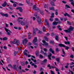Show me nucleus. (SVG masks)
Segmentation results:
<instances>
[{"label":"nucleus","instance_id":"48","mask_svg":"<svg viewBox=\"0 0 74 74\" xmlns=\"http://www.w3.org/2000/svg\"><path fill=\"white\" fill-rule=\"evenodd\" d=\"M68 13H65V14H64V15L65 16H67V15Z\"/></svg>","mask_w":74,"mask_h":74},{"label":"nucleus","instance_id":"40","mask_svg":"<svg viewBox=\"0 0 74 74\" xmlns=\"http://www.w3.org/2000/svg\"><path fill=\"white\" fill-rule=\"evenodd\" d=\"M65 7H66V8H70V7L69 5H65Z\"/></svg>","mask_w":74,"mask_h":74},{"label":"nucleus","instance_id":"38","mask_svg":"<svg viewBox=\"0 0 74 74\" xmlns=\"http://www.w3.org/2000/svg\"><path fill=\"white\" fill-rule=\"evenodd\" d=\"M39 53V51H37V52L36 53V55L37 56H38Z\"/></svg>","mask_w":74,"mask_h":74},{"label":"nucleus","instance_id":"33","mask_svg":"<svg viewBox=\"0 0 74 74\" xmlns=\"http://www.w3.org/2000/svg\"><path fill=\"white\" fill-rule=\"evenodd\" d=\"M31 60L32 61H34V62H35V63H36V62H37V61H36V60H34L33 59V58H31Z\"/></svg>","mask_w":74,"mask_h":74},{"label":"nucleus","instance_id":"27","mask_svg":"<svg viewBox=\"0 0 74 74\" xmlns=\"http://www.w3.org/2000/svg\"><path fill=\"white\" fill-rule=\"evenodd\" d=\"M16 39H15L14 40V41H13V44L16 43Z\"/></svg>","mask_w":74,"mask_h":74},{"label":"nucleus","instance_id":"3","mask_svg":"<svg viewBox=\"0 0 74 74\" xmlns=\"http://www.w3.org/2000/svg\"><path fill=\"white\" fill-rule=\"evenodd\" d=\"M74 30V28L72 27H70L67 30H64V32H66V33H70L71 31H73Z\"/></svg>","mask_w":74,"mask_h":74},{"label":"nucleus","instance_id":"20","mask_svg":"<svg viewBox=\"0 0 74 74\" xmlns=\"http://www.w3.org/2000/svg\"><path fill=\"white\" fill-rule=\"evenodd\" d=\"M51 56H52V54L51 53H50V55L48 56V58L50 60H51Z\"/></svg>","mask_w":74,"mask_h":74},{"label":"nucleus","instance_id":"13","mask_svg":"<svg viewBox=\"0 0 74 74\" xmlns=\"http://www.w3.org/2000/svg\"><path fill=\"white\" fill-rule=\"evenodd\" d=\"M45 23L47 25L48 27H49V23H48V21H47V19H45Z\"/></svg>","mask_w":74,"mask_h":74},{"label":"nucleus","instance_id":"61","mask_svg":"<svg viewBox=\"0 0 74 74\" xmlns=\"http://www.w3.org/2000/svg\"><path fill=\"white\" fill-rule=\"evenodd\" d=\"M70 57L71 58H73L74 56H73V55H71L70 56Z\"/></svg>","mask_w":74,"mask_h":74},{"label":"nucleus","instance_id":"8","mask_svg":"<svg viewBox=\"0 0 74 74\" xmlns=\"http://www.w3.org/2000/svg\"><path fill=\"white\" fill-rule=\"evenodd\" d=\"M0 14L3 16H5L6 18H8L9 17V15L7 14H4L2 13H0Z\"/></svg>","mask_w":74,"mask_h":74},{"label":"nucleus","instance_id":"32","mask_svg":"<svg viewBox=\"0 0 74 74\" xmlns=\"http://www.w3.org/2000/svg\"><path fill=\"white\" fill-rule=\"evenodd\" d=\"M17 5L15 3H14L13 5V6L14 7H16Z\"/></svg>","mask_w":74,"mask_h":74},{"label":"nucleus","instance_id":"52","mask_svg":"<svg viewBox=\"0 0 74 74\" xmlns=\"http://www.w3.org/2000/svg\"><path fill=\"white\" fill-rule=\"evenodd\" d=\"M55 21H59V19L58 18H55Z\"/></svg>","mask_w":74,"mask_h":74},{"label":"nucleus","instance_id":"64","mask_svg":"<svg viewBox=\"0 0 74 74\" xmlns=\"http://www.w3.org/2000/svg\"><path fill=\"white\" fill-rule=\"evenodd\" d=\"M46 36H48L49 35V33H47L46 34Z\"/></svg>","mask_w":74,"mask_h":74},{"label":"nucleus","instance_id":"25","mask_svg":"<svg viewBox=\"0 0 74 74\" xmlns=\"http://www.w3.org/2000/svg\"><path fill=\"white\" fill-rule=\"evenodd\" d=\"M43 62L44 63H47V60L46 59H45L43 61Z\"/></svg>","mask_w":74,"mask_h":74},{"label":"nucleus","instance_id":"55","mask_svg":"<svg viewBox=\"0 0 74 74\" xmlns=\"http://www.w3.org/2000/svg\"><path fill=\"white\" fill-rule=\"evenodd\" d=\"M43 51H45V52H47V49L45 48L44 49Z\"/></svg>","mask_w":74,"mask_h":74},{"label":"nucleus","instance_id":"5","mask_svg":"<svg viewBox=\"0 0 74 74\" xmlns=\"http://www.w3.org/2000/svg\"><path fill=\"white\" fill-rule=\"evenodd\" d=\"M42 42L43 43V45L44 46V47H48V43L46 42L45 40H43Z\"/></svg>","mask_w":74,"mask_h":74},{"label":"nucleus","instance_id":"28","mask_svg":"<svg viewBox=\"0 0 74 74\" xmlns=\"http://www.w3.org/2000/svg\"><path fill=\"white\" fill-rule=\"evenodd\" d=\"M28 39H31V36H30V34L29 33L28 34Z\"/></svg>","mask_w":74,"mask_h":74},{"label":"nucleus","instance_id":"50","mask_svg":"<svg viewBox=\"0 0 74 74\" xmlns=\"http://www.w3.org/2000/svg\"><path fill=\"white\" fill-rule=\"evenodd\" d=\"M50 72L51 73V74H54V72L52 71H51Z\"/></svg>","mask_w":74,"mask_h":74},{"label":"nucleus","instance_id":"62","mask_svg":"<svg viewBox=\"0 0 74 74\" xmlns=\"http://www.w3.org/2000/svg\"><path fill=\"white\" fill-rule=\"evenodd\" d=\"M21 64L22 66H23L24 65V63H25V62H21Z\"/></svg>","mask_w":74,"mask_h":74},{"label":"nucleus","instance_id":"37","mask_svg":"<svg viewBox=\"0 0 74 74\" xmlns=\"http://www.w3.org/2000/svg\"><path fill=\"white\" fill-rule=\"evenodd\" d=\"M50 43L51 44H53L54 43V42L53 41H51L50 42Z\"/></svg>","mask_w":74,"mask_h":74},{"label":"nucleus","instance_id":"42","mask_svg":"<svg viewBox=\"0 0 74 74\" xmlns=\"http://www.w3.org/2000/svg\"><path fill=\"white\" fill-rule=\"evenodd\" d=\"M7 40V38L5 37L3 38V40Z\"/></svg>","mask_w":74,"mask_h":74},{"label":"nucleus","instance_id":"51","mask_svg":"<svg viewBox=\"0 0 74 74\" xmlns=\"http://www.w3.org/2000/svg\"><path fill=\"white\" fill-rule=\"evenodd\" d=\"M71 4L72 5H73V7H74V3L73 2H71Z\"/></svg>","mask_w":74,"mask_h":74},{"label":"nucleus","instance_id":"44","mask_svg":"<svg viewBox=\"0 0 74 74\" xmlns=\"http://www.w3.org/2000/svg\"><path fill=\"white\" fill-rule=\"evenodd\" d=\"M67 24H68V25H71V23H70V22H69V21H67Z\"/></svg>","mask_w":74,"mask_h":74},{"label":"nucleus","instance_id":"23","mask_svg":"<svg viewBox=\"0 0 74 74\" xmlns=\"http://www.w3.org/2000/svg\"><path fill=\"white\" fill-rule=\"evenodd\" d=\"M43 55H44L45 57H47V52H45V53H44Z\"/></svg>","mask_w":74,"mask_h":74},{"label":"nucleus","instance_id":"21","mask_svg":"<svg viewBox=\"0 0 74 74\" xmlns=\"http://www.w3.org/2000/svg\"><path fill=\"white\" fill-rule=\"evenodd\" d=\"M55 38L56 41H58V40H59V36H56Z\"/></svg>","mask_w":74,"mask_h":74},{"label":"nucleus","instance_id":"16","mask_svg":"<svg viewBox=\"0 0 74 74\" xmlns=\"http://www.w3.org/2000/svg\"><path fill=\"white\" fill-rule=\"evenodd\" d=\"M33 9H34V10H35V11H36L37 10H38V8H36V5H34L33 7Z\"/></svg>","mask_w":74,"mask_h":74},{"label":"nucleus","instance_id":"43","mask_svg":"<svg viewBox=\"0 0 74 74\" xmlns=\"http://www.w3.org/2000/svg\"><path fill=\"white\" fill-rule=\"evenodd\" d=\"M62 2L63 4H66L67 3V2L64 1H62Z\"/></svg>","mask_w":74,"mask_h":74},{"label":"nucleus","instance_id":"18","mask_svg":"<svg viewBox=\"0 0 74 74\" xmlns=\"http://www.w3.org/2000/svg\"><path fill=\"white\" fill-rule=\"evenodd\" d=\"M6 5H7V2H5L3 3L2 4V6H3V7H5V6Z\"/></svg>","mask_w":74,"mask_h":74},{"label":"nucleus","instance_id":"4","mask_svg":"<svg viewBox=\"0 0 74 74\" xmlns=\"http://www.w3.org/2000/svg\"><path fill=\"white\" fill-rule=\"evenodd\" d=\"M5 30L7 32V34L8 36H10V33H11V32L8 29L5 27Z\"/></svg>","mask_w":74,"mask_h":74},{"label":"nucleus","instance_id":"46","mask_svg":"<svg viewBox=\"0 0 74 74\" xmlns=\"http://www.w3.org/2000/svg\"><path fill=\"white\" fill-rule=\"evenodd\" d=\"M49 20L51 22H52V21H53V18L51 17V18L49 19Z\"/></svg>","mask_w":74,"mask_h":74},{"label":"nucleus","instance_id":"41","mask_svg":"<svg viewBox=\"0 0 74 74\" xmlns=\"http://www.w3.org/2000/svg\"><path fill=\"white\" fill-rule=\"evenodd\" d=\"M10 1V2H11V3H15L16 4H17V3L16 2H14V1H12V0H11Z\"/></svg>","mask_w":74,"mask_h":74},{"label":"nucleus","instance_id":"30","mask_svg":"<svg viewBox=\"0 0 74 74\" xmlns=\"http://www.w3.org/2000/svg\"><path fill=\"white\" fill-rule=\"evenodd\" d=\"M59 29V30H62V29L60 28V26L58 25L57 27Z\"/></svg>","mask_w":74,"mask_h":74},{"label":"nucleus","instance_id":"19","mask_svg":"<svg viewBox=\"0 0 74 74\" xmlns=\"http://www.w3.org/2000/svg\"><path fill=\"white\" fill-rule=\"evenodd\" d=\"M47 66L49 67V69H52L53 68H55V67H54L52 66H51L50 65H48Z\"/></svg>","mask_w":74,"mask_h":74},{"label":"nucleus","instance_id":"54","mask_svg":"<svg viewBox=\"0 0 74 74\" xmlns=\"http://www.w3.org/2000/svg\"><path fill=\"white\" fill-rule=\"evenodd\" d=\"M18 5H19V6H22V5H23V4L22 3H19L18 4Z\"/></svg>","mask_w":74,"mask_h":74},{"label":"nucleus","instance_id":"60","mask_svg":"<svg viewBox=\"0 0 74 74\" xmlns=\"http://www.w3.org/2000/svg\"><path fill=\"white\" fill-rule=\"evenodd\" d=\"M55 14L56 15H58V12H55Z\"/></svg>","mask_w":74,"mask_h":74},{"label":"nucleus","instance_id":"24","mask_svg":"<svg viewBox=\"0 0 74 74\" xmlns=\"http://www.w3.org/2000/svg\"><path fill=\"white\" fill-rule=\"evenodd\" d=\"M50 4L51 5H53V6H55V3L51 1L50 3Z\"/></svg>","mask_w":74,"mask_h":74},{"label":"nucleus","instance_id":"12","mask_svg":"<svg viewBox=\"0 0 74 74\" xmlns=\"http://www.w3.org/2000/svg\"><path fill=\"white\" fill-rule=\"evenodd\" d=\"M27 51L26 50H25L23 52L24 55H25L26 56H27Z\"/></svg>","mask_w":74,"mask_h":74},{"label":"nucleus","instance_id":"47","mask_svg":"<svg viewBox=\"0 0 74 74\" xmlns=\"http://www.w3.org/2000/svg\"><path fill=\"white\" fill-rule=\"evenodd\" d=\"M44 7L45 8H47L48 7V6H47V5H46V4H45V5H44Z\"/></svg>","mask_w":74,"mask_h":74},{"label":"nucleus","instance_id":"10","mask_svg":"<svg viewBox=\"0 0 74 74\" xmlns=\"http://www.w3.org/2000/svg\"><path fill=\"white\" fill-rule=\"evenodd\" d=\"M27 42V39H24L22 42L23 45H25L26 44V43Z\"/></svg>","mask_w":74,"mask_h":74},{"label":"nucleus","instance_id":"17","mask_svg":"<svg viewBox=\"0 0 74 74\" xmlns=\"http://www.w3.org/2000/svg\"><path fill=\"white\" fill-rule=\"evenodd\" d=\"M49 51L50 52H51L52 53L54 54V51L52 50V49L51 48H50L49 49Z\"/></svg>","mask_w":74,"mask_h":74},{"label":"nucleus","instance_id":"57","mask_svg":"<svg viewBox=\"0 0 74 74\" xmlns=\"http://www.w3.org/2000/svg\"><path fill=\"white\" fill-rule=\"evenodd\" d=\"M73 64H74V63L73 62H72L71 64H70V65H73Z\"/></svg>","mask_w":74,"mask_h":74},{"label":"nucleus","instance_id":"26","mask_svg":"<svg viewBox=\"0 0 74 74\" xmlns=\"http://www.w3.org/2000/svg\"><path fill=\"white\" fill-rule=\"evenodd\" d=\"M42 29L43 32H45V30H46V28H45V27H43Z\"/></svg>","mask_w":74,"mask_h":74},{"label":"nucleus","instance_id":"15","mask_svg":"<svg viewBox=\"0 0 74 74\" xmlns=\"http://www.w3.org/2000/svg\"><path fill=\"white\" fill-rule=\"evenodd\" d=\"M58 23V22L54 21L53 23V25H57Z\"/></svg>","mask_w":74,"mask_h":74},{"label":"nucleus","instance_id":"45","mask_svg":"<svg viewBox=\"0 0 74 74\" xmlns=\"http://www.w3.org/2000/svg\"><path fill=\"white\" fill-rule=\"evenodd\" d=\"M26 2L27 4H29V3L30 2V0H27Z\"/></svg>","mask_w":74,"mask_h":74},{"label":"nucleus","instance_id":"35","mask_svg":"<svg viewBox=\"0 0 74 74\" xmlns=\"http://www.w3.org/2000/svg\"><path fill=\"white\" fill-rule=\"evenodd\" d=\"M44 38L45 39L46 41H48V38H47L46 37H44Z\"/></svg>","mask_w":74,"mask_h":74},{"label":"nucleus","instance_id":"63","mask_svg":"<svg viewBox=\"0 0 74 74\" xmlns=\"http://www.w3.org/2000/svg\"><path fill=\"white\" fill-rule=\"evenodd\" d=\"M3 48H4V49H7V47H6V46L3 47Z\"/></svg>","mask_w":74,"mask_h":74},{"label":"nucleus","instance_id":"39","mask_svg":"<svg viewBox=\"0 0 74 74\" xmlns=\"http://www.w3.org/2000/svg\"><path fill=\"white\" fill-rule=\"evenodd\" d=\"M56 60L57 61V62H59L60 60V59L59 58H57V59H56Z\"/></svg>","mask_w":74,"mask_h":74},{"label":"nucleus","instance_id":"2","mask_svg":"<svg viewBox=\"0 0 74 74\" xmlns=\"http://www.w3.org/2000/svg\"><path fill=\"white\" fill-rule=\"evenodd\" d=\"M12 68L13 69H15V70L17 71V70H18V69H19V70H21L22 69L21 68V66H20L19 67H18V65H14L12 67Z\"/></svg>","mask_w":74,"mask_h":74},{"label":"nucleus","instance_id":"1","mask_svg":"<svg viewBox=\"0 0 74 74\" xmlns=\"http://www.w3.org/2000/svg\"><path fill=\"white\" fill-rule=\"evenodd\" d=\"M36 32L38 33V34H41L42 33V32L38 30L37 29H34L33 31V36H34V35H36Z\"/></svg>","mask_w":74,"mask_h":74},{"label":"nucleus","instance_id":"9","mask_svg":"<svg viewBox=\"0 0 74 74\" xmlns=\"http://www.w3.org/2000/svg\"><path fill=\"white\" fill-rule=\"evenodd\" d=\"M16 10H19V11L21 12H22L23 11V9L21 7H17L16 8Z\"/></svg>","mask_w":74,"mask_h":74},{"label":"nucleus","instance_id":"31","mask_svg":"<svg viewBox=\"0 0 74 74\" xmlns=\"http://www.w3.org/2000/svg\"><path fill=\"white\" fill-rule=\"evenodd\" d=\"M64 43L65 44H70V42L69 41H65V42Z\"/></svg>","mask_w":74,"mask_h":74},{"label":"nucleus","instance_id":"11","mask_svg":"<svg viewBox=\"0 0 74 74\" xmlns=\"http://www.w3.org/2000/svg\"><path fill=\"white\" fill-rule=\"evenodd\" d=\"M37 18V22L39 24H40L41 23V19L39 18V17H36Z\"/></svg>","mask_w":74,"mask_h":74},{"label":"nucleus","instance_id":"14","mask_svg":"<svg viewBox=\"0 0 74 74\" xmlns=\"http://www.w3.org/2000/svg\"><path fill=\"white\" fill-rule=\"evenodd\" d=\"M25 21L24 20L23 21H21V24L23 26L24 25H25Z\"/></svg>","mask_w":74,"mask_h":74},{"label":"nucleus","instance_id":"34","mask_svg":"<svg viewBox=\"0 0 74 74\" xmlns=\"http://www.w3.org/2000/svg\"><path fill=\"white\" fill-rule=\"evenodd\" d=\"M49 9L50 10H54V8H53V7H52V8H49Z\"/></svg>","mask_w":74,"mask_h":74},{"label":"nucleus","instance_id":"6","mask_svg":"<svg viewBox=\"0 0 74 74\" xmlns=\"http://www.w3.org/2000/svg\"><path fill=\"white\" fill-rule=\"evenodd\" d=\"M58 45L60 47H65V49L67 50L69 49V47L68 46L65 47L64 45L62 44H59Z\"/></svg>","mask_w":74,"mask_h":74},{"label":"nucleus","instance_id":"58","mask_svg":"<svg viewBox=\"0 0 74 74\" xmlns=\"http://www.w3.org/2000/svg\"><path fill=\"white\" fill-rule=\"evenodd\" d=\"M56 71H59V69H58V68H56Z\"/></svg>","mask_w":74,"mask_h":74},{"label":"nucleus","instance_id":"22","mask_svg":"<svg viewBox=\"0 0 74 74\" xmlns=\"http://www.w3.org/2000/svg\"><path fill=\"white\" fill-rule=\"evenodd\" d=\"M25 25H29V21H25Z\"/></svg>","mask_w":74,"mask_h":74},{"label":"nucleus","instance_id":"29","mask_svg":"<svg viewBox=\"0 0 74 74\" xmlns=\"http://www.w3.org/2000/svg\"><path fill=\"white\" fill-rule=\"evenodd\" d=\"M54 13H52L51 14V18H53L54 17Z\"/></svg>","mask_w":74,"mask_h":74},{"label":"nucleus","instance_id":"36","mask_svg":"<svg viewBox=\"0 0 74 74\" xmlns=\"http://www.w3.org/2000/svg\"><path fill=\"white\" fill-rule=\"evenodd\" d=\"M40 58H41V59L44 58V57H43V56H42V55L41 54H40Z\"/></svg>","mask_w":74,"mask_h":74},{"label":"nucleus","instance_id":"56","mask_svg":"<svg viewBox=\"0 0 74 74\" xmlns=\"http://www.w3.org/2000/svg\"><path fill=\"white\" fill-rule=\"evenodd\" d=\"M21 48H22V47H20L19 48V49H18V51H21V50H22V49H21Z\"/></svg>","mask_w":74,"mask_h":74},{"label":"nucleus","instance_id":"49","mask_svg":"<svg viewBox=\"0 0 74 74\" xmlns=\"http://www.w3.org/2000/svg\"><path fill=\"white\" fill-rule=\"evenodd\" d=\"M40 13L41 15H43L44 14V12H43V11H41L40 12Z\"/></svg>","mask_w":74,"mask_h":74},{"label":"nucleus","instance_id":"59","mask_svg":"<svg viewBox=\"0 0 74 74\" xmlns=\"http://www.w3.org/2000/svg\"><path fill=\"white\" fill-rule=\"evenodd\" d=\"M5 25L6 27H8V25L6 23L5 24Z\"/></svg>","mask_w":74,"mask_h":74},{"label":"nucleus","instance_id":"7","mask_svg":"<svg viewBox=\"0 0 74 74\" xmlns=\"http://www.w3.org/2000/svg\"><path fill=\"white\" fill-rule=\"evenodd\" d=\"M37 37H35L33 41V44H34V45H37V43H35V42H37Z\"/></svg>","mask_w":74,"mask_h":74},{"label":"nucleus","instance_id":"53","mask_svg":"<svg viewBox=\"0 0 74 74\" xmlns=\"http://www.w3.org/2000/svg\"><path fill=\"white\" fill-rule=\"evenodd\" d=\"M56 51H57V52H58V51H59V48H56Z\"/></svg>","mask_w":74,"mask_h":74}]
</instances>
